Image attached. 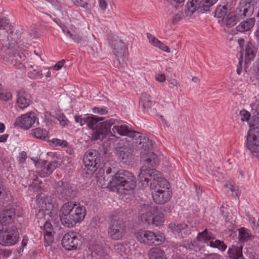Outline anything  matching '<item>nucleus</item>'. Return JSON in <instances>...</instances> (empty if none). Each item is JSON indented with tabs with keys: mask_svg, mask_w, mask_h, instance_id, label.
<instances>
[{
	"mask_svg": "<svg viewBox=\"0 0 259 259\" xmlns=\"http://www.w3.org/2000/svg\"><path fill=\"white\" fill-rule=\"evenodd\" d=\"M229 13L227 6H219L215 9V17L222 19L226 17Z\"/></svg>",
	"mask_w": 259,
	"mask_h": 259,
	"instance_id": "obj_40",
	"label": "nucleus"
},
{
	"mask_svg": "<svg viewBox=\"0 0 259 259\" xmlns=\"http://www.w3.org/2000/svg\"><path fill=\"white\" fill-rule=\"evenodd\" d=\"M11 98V94L5 92L1 87L0 83V99L4 101H8Z\"/></svg>",
	"mask_w": 259,
	"mask_h": 259,
	"instance_id": "obj_51",
	"label": "nucleus"
},
{
	"mask_svg": "<svg viewBox=\"0 0 259 259\" xmlns=\"http://www.w3.org/2000/svg\"><path fill=\"white\" fill-rule=\"evenodd\" d=\"M50 144L54 146H62L66 147L68 146V143L65 140H61L58 139H53L50 141Z\"/></svg>",
	"mask_w": 259,
	"mask_h": 259,
	"instance_id": "obj_48",
	"label": "nucleus"
},
{
	"mask_svg": "<svg viewBox=\"0 0 259 259\" xmlns=\"http://www.w3.org/2000/svg\"><path fill=\"white\" fill-rule=\"evenodd\" d=\"M136 238L141 243L152 245H159L164 241L162 235H156L153 232L140 230L135 234Z\"/></svg>",
	"mask_w": 259,
	"mask_h": 259,
	"instance_id": "obj_9",
	"label": "nucleus"
},
{
	"mask_svg": "<svg viewBox=\"0 0 259 259\" xmlns=\"http://www.w3.org/2000/svg\"><path fill=\"white\" fill-rule=\"evenodd\" d=\"M125 226L123 220L116 216L111 215L108 230V235L114 240L121 238L125 234Z\"/></svg>",
	"mask_w": 259,
	"mask_h": 259,
	"instance_id": "obj_8",
	"label": "nucleus"
},
{
	"mask_svg": "<svg viewBox=\"0 0 259 259\" xmlns=\"http://www.w3.org/2000/svg\"><path fill=\"white\" fill-rule=\"evenodd\" d=\"M183 13L179 11L175 15L172 19L173 23H176L180 21L182 18Z\"/></svg>",
	"mask_w": 259,
	"mask_h": 259,
	"instance_id": "obj_56",
	"label": "nucleus"
},
{
	"mask_svg": "<svg viewBox=\"0 0 259 259\" xmlns=\"http://www.w3.org/2000/svg\"><path fill=\"white\" fill-rule=\"evenodd\" d=\"M94 112L95 113L103 115L106 114L107 113V111L105 109L95 108L94 109Z\"/></svg>",
	"mask_w": 259,
	"mask_h": 259,
	"instance_id": "obj_61",
	"label": "nucleus"
},
{
	"mask_svg": "<svg viewBox=\"0 0 259 259\" xmlns=\"http://www.w3.org/2000/svg\"><path fill=\"white\" fill-rule=\"evenodd\" d=\"M79 242L76 233L71 232L64 235L62 240V245L66 250L76 249Z\"/></svg>",
	"mask_w": 259,
	"mask_h": 259,
	"instance_id": "obj_17",
	"label": "nucleus"
},
{
	"mask_svg": "<svg viewBox=\"0 0 259 259\" xmlns=\"http://www.w3.org/2000/svg\"><path fill=\"white\" fill-rule=\"evenodd\" d=\"M98 1H99V7L100 8V9L103 11L105 10L107 7V3L106 0H98Z\"/></svg>",
	"mask_w": 259,
	"mask_h": 259,
	"instance_id": "obj_60",
	"label": "nucleus"
},
{
	"mask_svg": "<svg viewBox=\"0 0 259 259\" xmlns=\"http://www.w3.org/2000/svg\"><path fill=\"white\" fill-rule=\"evenodd\" d=\"M253 237L254 236L245 228H241L239 229V239L240 241H247Z\"/></svg>",
	"mask_w": 259,
	"mask_h": 259,
	"instance_id": "obj_37",
	"label": "nucleus"
},
{
	"mask_svg": "<svg viewBox=\"0 0 259 259\" xmlns=\"http://www.w3.org/2000/svg\"><path fill=\"white\" fill-rule=\"evenodd\" d=\"M197 239L199 241H204L208 245L210 242L213 241L215 238L212 233L208 232L207 229H205L203 232L199 233L197 236Z\"/></svg>",
	"mask_w": 259,
	"mask_h": 259,
	"instance_id": "obj_30",
	"label": "nucleus"
},
{
	"mask_svg": "<svg viewBox=\"0 0 259 259\" xmlns=\"http://www.w3.org/2000/svg\"><path fill=\"white\" fill-rule=\"evenodd\" d=\"M12 26L10 23L9 19L0 17V29L7 30L8 29H11Z\"/></svg>",
	"mask_w": 259,
	"mask_h": 259,
	"instance_id": "obj_45",
	"label": "nucleus"
},
{
	"mask_svg": "<svg viewBox=\"0 0 259 259\" xmlns=\"http://www.w3.org/2000/svg\"><path fill=\"white\" fill-rule=\"evenodd\" d=\"M53 232V229L52 224L49 222H46L44 225V235L46 246L50 245L54 242Z\"/></svg>",
	"mask_w": 259,
	"mask_h": 259,
	"instance_id": "obj_23",
	"label": "nucleus"
},
{
	"mask_svg": "<svg viewBox=\"0 0 259 259\" xmlns=\"http://www.w3.org/2000/svg\"><path fill=\"white\" fill-rule=\"evenodd\" d=\"M152 195L153 199L156 203L163 204L166 203L170 199L172 196V192L169 189L153 193Z\"/></svg>",
	"mask_w": 259,
	"mask_h": 259,
	"instance_id": "obj_21",
	"label": "nucleus"
},
{
	"mask_svg": "<svg viewBox=\"0 0 259 259\" xmlns=\"http://www.w3.org/2000/svg\"><path fill=\"white\" fill-rule=\"evenodd\" d=\"M225 187L228 188L231 192H235V195L237 197H239V194L238 192H236L234 187L231 184H226L225 185Z\"/></svg>",
	"mask_w": 259,
	"mask_h": 259,
	"instance_id": "obj_63",
	"label": "nucleus"
},
{
	"mask_svg": "<svg viewBox=\"0 0 259 259\" xmlns=\"http://www.w3.org/2000/svg\"><path fill=\"white\" fill-rule=\"evenodd\" d=\"M239 116L241 117V120L242 122L246 121L249 123L251 115L248 111L245 109H242L239 112Z\"/></svg>",
	"mask_w": 259,
	"mask_h": 259,
	"instance_id": "obj_47",
	"label": "nucleus"
},
{
	"mask_svg": "<svg viewBox=\"0 0 259 259\" xmlns=\"http://www.w3.org/2000/svg\"><path fill=\"white\" fill-rule=\"evenodd\" d=\"M15 217V209L11 208L3 210L0 213V224L3 227L12 222Z\"/></svg>",
	"mask_w": 259,
	"mask_h": 259,
	"instance_id": "obj_22",
	"label": "nucleus"
},
{
	"mask_svg": "<svg viewBox=\"0 0 259 259\" xmlns=\"http://www.w3.org/2000/svg\"><path fill=\"white\" fill-rule=\"evenodd\" d=\"M238 43L241 49L240 53H241V57H242V54H243V45L244 43V40L243 38H239L238 39Z\"/></svg>",
	"mask_w": 259,
	"mask_h": 259,
	"instance_id": "obj_62",
	"label": "nucleus"
},
{
	"mask_svg": "<svg viewBox=\"0 0 259 259\" xmlns=\"http://www.w3.org/2000/svg\"><path fill=\"white\" fill-rule=\"evenodd\" d=\"M242 247L232 245L228 251L229 257L231 259H242Z\"/></svg>",
	"mask_w": 259,
	"mask_h": 259,
	"instance_id": "obj_29",
	"label": "nucleus"
},
{
	"mask_svg": "<svg viewBox=\"0 0 259 259\" xmlns=\"http://www.w3.org/2000/svg\"><path fill=\"white\" fill-rule=\"evenodd\" d=\"M65 63V60L63 59L58 61L54 66L56 70H59L64 66Z\"/></svg>",
	"mask_w": 259,
	"mask_h": 259,
	"instance_id": "obj_58",
	"label": "nucleus"
},
{
	"mask_svg": "<svg viewBox=\"0 0 259 259\" xmlns=\"http://www.w3.org/2000/svg\"><path fill=\"white\" fill-rule=\"evenodd\" d=\"M138 180L144 187L148 186L151 181L150 188L153 193L164 191L170 189L168 182L162 177L161 174L154 168H142L138 174Z\"/></svg>",
	"mask_w": 259,
	"mask_h": 259,
	"instance_id": "obj_1",
	"label": "nucleus"
},
{
	"mask_svg": "<svg viewBox=\"0 0 259 259\" xmlns=\"http://www.w3.org/2000/svg\"><path fill=\"white\" fill-rule=\"evenodd\" d=\"M153 144L151 140L147 137H142L141 133L132 130L131 129V154H140L141 155V150L146 151L152 147Z\"/></svg>",
	"mask_w": 259,
	"mask_h": 259,
	"instance_id": "obj_7",
	"label": "nucleus"
},
{
	"mask_svg": "<svg viewBox=\"0 0 259 259\" xmlns=\"http://www.w3.org/2000/svg\"><path fill=\"white\" fill-rule=\"evenodd\" d=\"M259 124V114H257V112L255 111L252 113V116L249 122V125L250 127L255 126Z\"/></svg>",
	"mask_w": 259,
	"mask_h": 259,
	"instance_id": "obj_49",
	"label": "nucleus"
},
{
	"mask_svg": "<svg viewBox=\"0 0 259 259\" xmlns=\"http://www.w3.org/2000/svg\"><path fill=\"white\" fill-rule=\"evenodd\" d=\"M257 3L256 0H241L236 14L229 12L224 18L219 20L221 25L232 27L237 21L251 16L254 12V7Z\"/></svg>",
	"mask_w": 259,
	"mask_h": 259,
	"instance_id": "obj_3",
	"label": "nucleus"
},
{
	"mask_svg": "<svg viewBox=\"0 0 259 259\" xmlns=\"http://www.w3.org/2000/svg\"><path fill=\"white\" fill-rule=\"evenodd\" d=\"M104 119L103 117H98L95 115H91L85 118L84 123L93 129L92 138L94 140L103 139L105 137L111 126L114 124V120H109L99 123L98 122Z\"/></svg>",
	"mask_w": 259,
	"mask_h": 259,
	"instance_id": "obj_4",
	"label": "nucleus"
},
{
	"mask_svg": "<svg viewBox=\"0 0 259 259\" xmlns=\"http://www.w3.org/2000/svg\"><path fill=\"white\" fill-rule=\"evenodd\" d=\"M144 165L147 166L154 167L158 164L159 161L157 159L156 155L153 152H149L147 153L145 159H143Z\"/></svg>",
	"mask_w": 259,
	"mask_h": 259,
	"instance_id": "obj_32",
	"label": "nucleus"
},
{
	"mask_svg": "<svg viewBox=\"0 0 259 259\" xmlns=\"http://www.w3.org/2000/svg\"><path fill=\"white\" fill-rule=\"evenodd\" d=\"M209 246L212 248H218L222 251H224L227 247V245L223 241L216 239L213 241L210 242Z\"/></svg>",
	"mask_w": 259,
	"mask_h": 259,
	"instance_id": "obj_42",
	"label": "nucleus"
},
{
	"mask_svg": "<svg viewBox=\"0 0 259 259\" xmlns=\"http://www.w3.org/2000/svg\"><path fill=\"white\" fill-rule=\"evenodd\" d=\"M121 172L116 173L110 181L108 188L111 191H116L121 198L126 201L130 198V183Z\"/></svg>",
	"mask_w": 259,
	"mask_h": 259,
	"instance_id": "obj_6",
	"label": "nucleus"
},
{
	"mask_svg": "<svg viewBox=\"0 0 259 259\" xmlns=\"http://www.w3.org/2000/svg\"><path fill=\"white\" fill-rule=\"evenodd\" d=\"M194 246V245L192 242H189L186 241L184 242L183 245H179L178 246L177 244H175L173 246V247L177 250L178 249V247H183V249L185 248L186 249L192 250L193 249Z\"/></svg>",
	"mask_w": 259,
	"mask_h": 259,
	"instance_id": "obj_50",
	"label": "nucleus"
},
{
	"mask_svg": "<svg viewBox=\"0 0 259 259\" xmlns=\"http://www.w3.org/2000/svg\"><path fill=\"white\" fill-rule=\"evenodd\" d=\"M57 192L59 197L63 200L73 199L76 195V191L68 183L60 182Z\"/></svg>",
	"mask_w": 259,
	"mask_h": 259,
	"instance_id": "obj_15",
	"label": "nucleus"
},
{
	"mask_svg": "<svg viewBox=\"0 0 259 259\" xmlns=\"http://www.w3.org/2000/svg\"><path fill=\"white\" fill-rule=\"evenodd\" d=\"M142 222L147 225L158 226L162 225L164 222L163 214L162 213L153 214L150 212H146L141 216Z\"/></svg>",
	"mask_w": 259,
	"mask_h": 259,
	"instance_id": "obj_16",
	"label": "nucleus"
},
{
	"mask_svg": "<svg viewBox=\"0 0 259 259\" xmlns=\"http://www.w3.org/2000/svg\"><path fill=\"white\" fill-rule=\"evenodd\" d=\"M75 120L76 122L80 123L81 126L85 124V123H84V120H85V118H82L79 116H75Z\"/></svg>",
	"mask_w": 259,
	"mask_h": 259,
	"instance_id": "obj_64",
	"label": "nucleus"
},
{
	"mask_svg": "<svg viewBox=\"0 0 259 259\" xmlns=\"http://www.w3.org/2000/svg\"><path fill=\"white\" fill-rule=\"evenodd\" d=\"M73 3L78 7L88 8L89 0H72Z\"/></svg>",
	"mask_w": 259,
	"mask_h": 259,
	"instance_id": "obj_52",
	"label": "nucleus"
},
{
	"mask_svg": "<svg viewBox=\"0 0 259 259\" xmlns=\"http://www.w3.org/2000/svg\"><path fill=\"white\" fill-rule=\"evenodd\" d=\"M92 253H95L98 255H103L105 253L104 249L103 246L99 244H94L91 246Z\"/></svg>",
	"mask_w": 259,
	"mask_h": 259,
	"instance_id": "obj_44",
	"label": "nucleus"
},
{
	"mask_svg": "<svg viewBox=\"0 0 259 259\" xmlns=\"http://www.w3.org/2000/svg\"><path fill=\"white\" fill-rule=\"evenodd\" d=\"M147 37L149 42L155 47L159 48L161 50L167 53L170 52L169 48L162 44L160 40L150 33H147Z\"/></svg>",
	"mask_w": 259,
	"mask_h": 259,
	"instance_id": "obj_26",
	"label": "nucleus"
},
{
	"mask_svg": "<svg viewBox=\"0 0 259 259\" xmlns=\"http://www.w3.org/2000/svg\"><path fill=\"white\" fill-rule=\"evenodd\" d=\"M112 131L113 134H115L116 132L121 136L128 135V133H130L128 127L124 125H121L120 126L115 125L113 127Z\"/></svg>",
	"mask_w": 259,
	"mask_h": 259,
	"instance_id": "obj_41",
	"label": "nucleus"
},
{
	"mask_svg": "<svg viewBox=\"0 0 259 259\" xmlns=\"http://www.w3.org/2000/svg\"><path fill=\"white\" fill-rule=\"evenodd\" d=\"M21 59V55L15 51L8 53L4 57V60L6 62L11 63L13 65H16L18 63H20Z\"/></svg>",
	"mask_w": 259,
	"mask_h": 259,
	"instance_id": "obj_31",
	"label": "nucleus"
},
{
	"mask_svg": "<svg viewBox=\"0 0 259 259\" xmlns=\"http://www.w3.org/2000/svg\"><path fill=\"white\" fill-rule=\"evenodd\" d=\"M169 3L168 9L169 10L171 9H175L176 10L179 7V5L183 3L185 0H167Z\"/></svg>",
	"mask_w": 259,
	"mask_h": 259,
	"instance_id": "obj_46",
	"label": "nucleus"
},
{
	"mask_svg": "<svg viewBox=\"0 0 259 259\" xmlns=\"http://www.w3.org/2000/svg\"><path fill=\"white\" fill-rule=\"evenodd\" d=\"M246 146L253 155L259 151V126L253 127L249 130Z\"/></svg>",
	"mask_w": 259,
	"mask_h": 259,
	"instance_id": "obj_12",
	"label": "nucleus"
},
{
	"mask_svg": "<svg viewBox=\"0 0 259 259\" xmlns=\"http://www.w3.org/2000/svg\"><path fill=\"white\" fill-rule=\"evenodd\" d=\"M9 30L10 32L8 33L6 40L4 41L3 45L7 47L8 49H12L17 46L21 37L22 32L20 30L16 29L13 26Z\"/></svg>",
	"mask_w": 259,
	"mask_h": 259,
	"instance_id": "obj_18",
	"label": "nucleus"
},
{
	"mask_svg": "<svg viewBox=\"0 0 259 259\" xmlns=\"http://www.w3.org/2000/svg\"><path fill=\"white\" fill-rule=\"evenodd\" d=\"M116 154L119 158L125 162L128 159L129 149L127 147H119L116 149Z\"/></svg>",
	"mask_w": 259,
	"mask_h": 259,
	"instance_id": "obj_36",
	"label": "nucleus"
},
{
	"mask_svg": "<svg viewBox=\"0 0 259 259\" xmlns=\"http://www.w3.org/2000/svg\"><path fill=\"white\" fill-rule=\"evenodd\" d=\"M255 18H251L243 21L236 27V30L239 32H244L250 30L253 26L255 23Z\"/></svg>",
	"mask_w": 259,
	"mask_h": 259,
	"instance_id": "obj_28",
	"label": "nucleus"
},
{
	"mask_svg": "<svg viewBox=\"0 0 259 259\" xmlns=\"http://www.w3.org/2000/svg\"><path fill=\"white\" fill-rule=\"evenodd\" d=\"M62 31L64 33V39L67 41H73L77 44L82 42H89L95 40L94 34L90 30L89 27L77 32L74 27L71 28L70 30H66L60 26Z\"/></svg>",
	"mask_w": 259,
	"mask_h": 259,
	"instance_id": "obj_5",
	"label": "nucleus"
},
{
	"mask_svg": "<svg viewBox=\"0 0 259 259\" xmlns=\"http://www.w3.org/2000/svg\"><path fill=\"white\" fill-rule=\"evenodd\" d=\"M149 259H164V252L159 248H151L148 252Z\"/></svg>",
	"mask_w": 259,
	"mask_h": 259,
	"instance_id": "obj_35",
	"label": "nucleus"
},
{
	"mask_svg": "<svg viewBox=\"0 0 259 259\" xmlns=\"http://www.w3.org/2000/svg\"><path fill=\"white\" fill-rule=\"evenodd\" d=\"M140 105L144 111L151 109L152 105L151 96L147 93H142L140 99Z\"/></svg>",
	"mask_w": 259,
	"mask_h": 259,
	"instance_id": "obj_27",
	"label": "nucleus"
},
{
	"mask_svg": "<svg viewBox=\"0 0 259 259\" xmlns=\"http://www.w3.org/2000/svg\"><path fill=\"white\" fill-rule=\"evenodd\" d=\"M199 4L198 0H191V1H189L186 6V15L188 16H191L197 9L200 10V8H199Z\"/></svg>",
	"mask_w": 259,
	"mask_h": 259,
	"instance_id": "obj_34",
	"label": "nucleus"
},
{
	"mask_svg": "<svg viewBox=\"0 0 259 259\" xmlns=\"http://www.w3.org/2000/svg\"><path fill=\"white\" fill-rule=\"evenodd\" d=\"M83 162L85 166L89 169L88 174H93L97 168V165L100 162V154L95 150H90L85 152Z\"/></svg>",
	"mask_w": 259,
	"mask_h": 259,
	"instance_id": "obj_11",
	"label": "nucleus"
},
{
	"mask_svg": "<svg viewBox=\"0 0 259 259\" xmlns=\"http://www.w3.org/2000/svg\"><path fill=\"white\" fill-rule=\"evenodd\" d=\"M202 259H222L221 255L217 253H210L205 255Z\"/></svg>",
	"mask_w": 259,
	"mask_h": 259,
	"instance_id": "obj_55",
	"label": "nucleus"
},
{
	"mask_svg": "<svg viewBox=\"0 0 259 259\" xmlns=\"http://www.w3.org/2000/svg\"><path fill=\"white\" fill-rule=\"evenodd\" d=\"M34 53L35 54V55L32 56L31 60L33 63H40L42 61V59H41L40 56L38 55L36 51H34Z\"/></svg>",
	"mask_w": 259,
	"mask_h": 259,
	"instance_id": "obj_57",
	"label": "nucleus"
},
{
	"mask_svg": "<svg viewBox=\"0 0 259 259\" xmlns=\"http://www.w3.org/2000/svg\"><path fill=\"white\" fill-rule=\"evenodd\" d=\"M57 163L55 161H52L47 164V166L44 167L41 170V176L42 177H46L50 175L57 167Z\"/></svg>",
	"mask_w": 259,
	"mask_h": 259,
	"instance_id": "obj_38",
	"label": "nucleus"
},
{
	"mask_svg": "<svg viewBox=\"0 0 259 259\" xmlns=\"http://www.w3.org/2000/svg\"><path fill=\"white\" fill-rule=\"evenodd\" d=\"M39 3L42 6L51 9L58 6L59 4L58 0H40Z\"/></svg>",
	"mask_w": 259,
	"mask_h": 259,
	"instance_id": "obj_43",
	"label": "nucleus"
},
{
	"mask_svg": "<svg viewBox=\"0 0 259 259\" xmlns=\"http://www.w3.org/2000/svg\"><path fill=\"white\" fill-rule=\"evenodd\" d=\"M112 46L114 54L118 58L119 64L122 68L127 66L128 52L127 46L120 39L112 41Z\"/></svg>",
	"mask_w": 259,
	"mask_h": 259,
	"instance_id": "obj_10",
	"label": "nucleus"
},
{
	"mask_svg": "<svg viewBox=\"0 0 259 259\" xmlns=\"http://www.w3.org/2000/svg\"><path fill=\"white\" fill-rule=\"evenodd\" d=\"M245 53L246 63L250 60L253 59L256 54V50L253 45L250 41L246 43L245 46V49H243V52Z\"/></svg>",
	"mask_w": 259,
	"mask_h": 259,
	"instance_id": "obj_25",
	"label": "nucleus"
},
{
	"mask_svg": "<svg viewBox=\"0 0 259 259\" xmlns=\"http://www.w3.org/2000/svg\"><path fill=\"white\" fill-rule=\"evenodd\" d=\"M19 239V234L15 226L6 228L0 235V244L4 246H10L15 244Z\"/></svg>",
	"mask_w": 259,
	"mask_h": 259,
	"instance_id": "obj_13",
	"label": "nucleus"
},
{
	"mask_svg": "<svg viewBox=\"0 0 259 259\" xmlns=\"http://www.w3.org/2000/svg\"><path fill=\"white\" fill-rule=\"evenodd\" d=\"M30 135L38 139L44 141H47L49 139V132L47 130L39 127L32 130Z\"/></svg>",
	"mask_w": 259,
	"mask_h": 259,
	"instance_id": "obj_33",
	"label": "nucleus"
},
{
	"mask_svg": "<svg viewBox=\"0 0 259 259\" xmlns=\"http://www.w3.org/2000/svg\"><path fill=\"white\" fill-rule=\"evenodd\" d=\"M37 201L45 215L51 218H55L57 215V207L55 206L54 201L51 198L41 197L37 199Z\"/></svg>",
	"mask_w": 259,
	"mask_h": 259,
	"instance_id": "obj_14",
	"label": "nucleus"
},
{
	"mask_svg": "<svg viewBox=\"0 0 259 259\" xmlns=\"http://www.w3.org/2000/svg\"><path fill=\"white\" fill-rule=\"evenodd\" d=\"M28 95L22 90L18 92L17 104L21 109H24L27 107L31 103V100L28 98Z\"/></svg>",
	"mask_w": 259,
	"mask_h": 259,
	"instance_id": "obj_24",
	"label": "nucleus"
},
{
	"mask_svg": "<svg viewBox=\"0 0 259 259\" xmlns=\"http://www.w3.org/2000/svg\"><path fill=\"white\" fill-rule=\"evenodd\" d=\"M35 122V116L34 113L29 112L18 118L15 122V124L21 128L28 129L31 127Z\"/></svg>",
	"mask_w": 259,
	"mask_h": 259,
	"instance_id": "obj_19",
	"label": "nucleus"
},
{
	"mask_svg": "<svg viewBox=\"0 0 259 259\" xmlns=\"http://www.w3.org/2000/svg\"><path fill=\"white\" fill-rule=\"evenodd\" d=\"M168 228L174 234H178L183 238L186 237L191 233L190 228L185 223H170Z\"/></svg>",
	"mask_w": 259,
	"mask_h": 259,
	"instance_id": "obj_20",
	"label": "nucleus"
},
{
	"mask_svg": "<svg viewBox=\"0 0 259 259\" xmlns=\"http://www.w3.org/2000/svg\"><path fill=\"white\" fill-rule=\"evenodd\" d=\"M56 118L59 121L60 124L64 126L68 122V120L63 114H57Z\"/></svg>",
	"mask_w": 259,
	"mask_h": 259,
	"instance_id": "obj_53",
	"label": "nucleus"
},
{
	"mask_svg": "<svg viewBox=\"0 0 259 259\" xmlns=\"http://www.w3.org/2000/svg\"><path fill=\"white\" fill-rule=\"evenodd\" d=\"M156 80L160 82H163L165 80V76L163 73H159L156 75Z\"/></svg>",
	"mask_w": 259,
	"mask_h": 259,
	"instance_id": "obj_59",
	"label": "nucleus"
},
{
	"mask_svg": "<svg viewBox=\"0 0 259 259\" xmlns=\"http://www.w3.org/2000/svg\"><path fill=\"white\" fill-rule=\"evenodd\" d=\"M101 224L100 219L98 217L93 218L91 222V225L93 228L99 227Z\"/></svg>",
	"mask_w": 259,
	"mask_h": 259,
	"instance_id": "obj_54",
	"label": "nucleus"
},
{
	"mask_svg": "<svg viewBox=\"0 0 259 259\" xmlns=\"http://www.w3.org/2000/svg\"><path fill=\"white\" fill-rule=\"evenodd\" d=\"M85 214L86 210L83 206L69 201L62 206L59 217L61 224L64 227L71 228L82 221Z\"/></svg>",
	"mask_w": 259,
	"mask_h": 259,
	"instance_id": "obj_2",
	"label": "nucleus"
},
{
	"mask_svg": "<svg viewBox=\"0 0 259 259\" xmlns=\"http://www.w3.org/2000/svg\"><path fill=\"white\" fill-rule=\"evenodd\" d=\"M217 1L218 0H202L199 4L200 11H208L210 7L213 6Z\"/></svg>",
	"mask_w": 259,
	"mask_h": 259,
	"instance_id": "obj_39",
	"label": "nucleus"
}]
</instances>
